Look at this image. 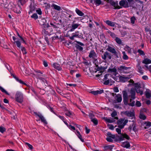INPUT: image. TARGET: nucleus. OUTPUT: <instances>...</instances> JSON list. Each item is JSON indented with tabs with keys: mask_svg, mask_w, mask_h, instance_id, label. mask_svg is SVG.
<instances>
[{
	"mask_svg": "<svg viewBox=\"0 0 151 151\" xmlns=\"http://www.w3.org/2000/svg\"><path fill=\"white\" fill-rule=\"evenodd\" d=\"M137 52L139 53L140 55H145V53L144 52V51L140 49H139L137 50Z\"/></svg>",
	"mask_w": 151,
	"mask_h": 151,
	"instance_id": "49",
	"label": "nucleus"
},
{
	"mask_svg": "<svg viewBox=\"0 0 151 151\" xmlns=\"http://www.w3.org/2000/svg\"><path fill=\"white\" fill-rule=\"evenodd\" d=\"M136 20V18L134 17H132L131 18L130 20L131 23L134 24V23L135 21Z\"/></svg>",
	"mask_w": 151,
	"mask_h": 151,
	"instance_id": "47",
	"label": "nucleus"
},
{
	"mask_svg": "<svg viewBox=\"0 0 151 151\" xmlns=\"http://www.w3.org/2000/svg\"><path fill=\"white\" fill-rule=\"evenodd\" d=\"M115 119L118 120V118L117 117H115L114 118H111L110 119H109L106 118V119L105 120L108 122L111 123L115 122Z\"/></svg>",
	"mask_w": 151,
	"mask_h": 151,
	"instance_id": "17",
	"label": "nucleus"
},
{
	"mask_svg": "<svg viewBox=\"0 0 151 151\" xmlns=\"http://www.w3.org/2000/svg\"><path fill=\"white\" fill-rule=\"evenodd\" d=\"M45 75H44V76L40 77L39 79L42 81V82L44 83L45 86H47L49 85V84L47 82L46 80L43 77H45Z\"/></svg>",
	"mask_w": 151,
	"mask_h": 151,
	"instance_id": "19",
	"label": "nucleus"
},
{
	"mask_svg": "<svg viewBox=\"0 0 151 151\" xmlns=\"http://www.w3.org/2000/svg\"><path fill=\"white\" fill-rule=\"evenodd\" d=\"M6 131V129L4 127L1 126L0 127V132L2 133H3Z\"/></svg>",
	"mask_w": 151,
	"mask_h": 151,
	"instance_id": "45",
	"label": "nucleus"
},
{
	"mask_svg": "<svg viewBox=\"0 0 151 151\" xmlns=\"http://www.w3.org/2000/svg\"><path fill=\"white\" fill-rule=\"evenodd\" d=\"M91 121L95 125H97L98 124V121L97 119L95 118L91 119Z\"/></svg>",
	"mask_w": 151,
	"mask_h": 151,
	"instance_id": "36",
	"label": "nucleus"
},
{
	"mask_svg": "<svg viewBox=\"0 0 151 151\" xmlns=\"http://www.w3.org/2000/svg\"><path fill=\"white\" fill-rule=\"evenodd\" d=\"M121 128L119 127L116 129V131L119 134H121V135L118 136L119 140L120 141L123 140L124 139H129V136L127 134H121Z\"/></svg>",
	"mask_w": 151,
	"mask_h": 151,
	"instance_id": "2",
	"label": "nucleus"
},
{
	"mask_svg": "<svg viewBox=\"0 0 151 151\" xmlns=\"http://www.w3.org/2000/svg\"><path fill=\"white\" fill-rule=\"evenodd\" d=\"M114 91L115 92H118L119 91V90L118 87H115L113 88Z\"/></svg>",
	"mask_w": 151,
	"mask_h": 151,
	"instance_id": "64",
	"label": "nucleus"
},
{
	"mask_svg": "<svg viewBox=\"0 0 151 151\" xmlns=\"http://www.w3.org/2000/svg\"><path fill=\"white\" fill-rule=\"evenodd\" d=\"M108 3H109L111 6L114 7V9H119L122 7L118 5V1L114 2L113 0H105Z\"/></svg>",
	"mask_w": 151,
	"mask_h": 151,
	"instance_id": "4",
	"label": "nucleus"
},
{
	"mask_svg": "<svg viewBox=\"0 0 151 151\" xmlns=\"http://www.w3.org/2000/svg\"><path fill=\"white\" fill-rule=\"evenodd\" d=\"M119 79L121 81L124 82L128 80L129 79V78L128 77L121 76L119 78Z\"/></svg>",
	"mask_w": 151,
	"mask_h": 151,
	"instance_id": "25",
	"label": "nucleus"
},
{
	"mask_svg": "<svg viewBox=\"0 0 151 151\" xmlns=\"http://www.w3.org/2000/svg\"><path fill=\"white\" fill-rule=\"evenodd\" d=\"M107 57L109 59H111L112 58V55L108 52H104L103 55L102 56V58L104 60H106Z\"/></svg>",
	"mask_w": 151,
	"mask_h": 151,
	"instance_id": "13",
	"label": "nucleus"
},
{
	"mask_svg": "<svg viewBox=\"0 0 151 151\" xmlns=\"http://www.w3.org/2000/svg\"><path fill=\"white\" fill-rule=\"evenodd\" d=\"M38 116L40 118L42 122L45 124H47V123L46 119L42 115H38Z\"/></svg>",
	"mask_w": 151,
	"mask_h": 151,
	"instance_id": "24",
	"label": "nucleus"
},
{
	"mask_svg": "<svg viewBox=\"0 0 151 151\" xmlns=\"http://www.w3.org/2000/svg\"><path fill=\"white\" fill-rule=\"evenodd\" d=\"M35 71L36 74H34V75L36 76L37 78L39 79L40 77L44 76V75H43L42 74V73L40 71L38 70H35Z\"/></svg>",
	"mask_w": 151,
	"mask_h": 151,
	"instance_id": "15",
	"label": "nucleus"
},
{
	"mask_svg": "<svg viewBox=\"0 0 151 151\" xmlns=\"http://www.w3.org/2000/svg\"><path fill=\"white\" fill-rule=\"evenodd\" d=\"M117 115V113L115 111H114L113 112L111 113V115L112 117H115V116H116Z\"/></svg>",
	"mask_w": 151,
	"mask_h": 151,
	"instance_id": "53",
	"label": "nucleus"
},
{
	"mask_svg": "<svg viewBox=\"0 0 151 151\" xmlns=\"http://www.w3.org/2000/svg\"><path fill=\"white\" fill-rule=\"evenodd\" d=\"M31 17L35 19L38 18V16L36 14H34Z\"/></svg>",
	"mask_w": 151,
	"mask_h": 151,
	"instance_id": "54",
	"label": "nucleus"
},
{
	"mask_svg": "<svg viewBox=\"0 0 151 151\" xmlns=\"http://www.w3.org/2000/svg\"><path fill=\"white\" fill-rule=\"evenodd\" d=\"M53 67L55 68L58 70H60L61 68L60 66V65L57 63H55L52 65Z\"/></svg>",
	"mask_w": 151,
	"mask_h": 151,
	"instance_id": "27",
	"label": "nucleus"
},
{
	"mask_svg": "<svg viewBox=\"0 0 151 151\" xmlns=\"http://www.w3.org/2000/svg\"><path fill=\"white\" fill-rule=\"evenodd\" d=\"M145 95L147 98H150L151 97V91L150 90H147L145 92Z\"/></svg>",
	"mask_w": 151,
	"mask_h": 151,
	"instance_id": "29",
	"label": "nucleus"
},
{
	"mask_svg": "<svg viewBox=\"0 0 151 151\" xmlns=\"http://www.w3.org/2000/svg\"><path fill=\"white\" fill-rule=\"evenodd\" d=\"M89 116L91 120L94 118L93 117H94V116L92 113H89Z\"/></svg>",
	"mask_w": 151,
	"mask_h": 151,
	"instance_id": "55",
	"label": "nucleus"
},
{
	"mask_svg": "<svg viewBox=\"0 0 151 151\" xmlns=\"http://www.w3.org/2000/svg\"><path fill=\"white\" fill-rule=\"evenodd\" d=\"M111 95L114 97L115 100L113 101V103H120L122 100V95L120 94H116L114 93H110Z\"/></svg>",
	"mask_w": 151,
	"mask_h": 151,
	"instance_id": "3",
	"label": "nucleus"
},
{
	"mask_svg": "<svg viewBox=\"0 0 151 151\" xmlns=\"http://www.w3.org/2000/svg\"><path fill=\"white\" fill-rule=\"evenodd\" d=\"M142 63L147 64L151 63V60L148 58H145L142 62Z\"/></svg>",
	"mask_w": 151,
	"mask_h": 151,
	"instance_id": "28",
	"label": "nucleus"
},
{
	"mask_svg": "<svg viewBox=\"0 0 151 151\" xmlns=\"http://www.w3.org/2000/svg\"><path fill=\"white\" fill-rule=\"evenodd\" d=\"M128 3H129V6H131L132 5V4L134 3L133 0H127Z\"/></svg>",
	"mask_w": 151,
	"mask_h": 151,
	"instance_id": "46",
	"label": "nucleus"
},
{
	"mask_svg": "<svg viewBox=\"0 0 151 151\" xmlns=\"http://www.w3.org/2000/svg\"><path fill=\"white\" fill-rule=\"evenodd\" d=\"M52 6L53 7L54 9H55L58 11L60 10L61 9V8L60 6L56 5L55 4H53Z\"/></svg>",
	"mask_w": 151,
	"mask_h": 151,
	"instance_id": "32",
	"label": "nucleus"
},
{
	"mask_svg": "<svg viewBox=\"0 0 151 151\" xmlns=\"http://www.w3.org/2000/svg\"><path fill=\"white\" fill-rule=\"evenodd\" d=\"M105 81L104 83V84L105 85H108L110 82V80L108 79L107 80H105Z\"/></svg>",
	"mask_w": 151,
	"mask_h": 151,
	"instance_id": "60",
	"label": "nucleus"
},
{
	"mask_svg": "<svg viewBox=\"0 0 151 151\" xmlns=\"http://www.w3.org/2000/svg\"><path fill=\"white\" fill-rule=\"evenodd\" d=\"M139 89L140 88H136L135 90L137 93H139L141 95H142L143 94V92L142 91H140Z\"/></svg>",
	"mask_w": 151,
	"mask_h": 151,
	"instance_id": "50",
	"label": "nucleus"
},
{
	"mask_svg": "<svg viewBox=\"0 0 151 151\" xmlns=\"http://www.w3.org/2000/svg\"><path fill=\"white\" fill-rule=\"evenodd\" d=\"M128 122V120L126 119L124 120V119H120L117 121V123L118 125V127L121 129H123Z\"/></svg>",
	"mask_w": 151,
	"mask_h": 151,
	"instance_id": "5",
	"label": "nucleus"
},
{
	"mask_svg": "<svg viewBox=\"0 0 151 151\" xmlns=\"http://www.w3.org/2000/svg\"><path fill=\"white\" fill-rule=\"evenodd\" d=\"M104 92V90H101L100 91H91V93L92 94L94 95H96L98 94H101L103 93Z\"/></svg>",
	"mask_w": 151,
	"mask_h": 151,
	"instance_id": "23",
	"label": "nucleus"
},
{
	"mask_svg": "<svg viewBox=\"0 0 151 151\" xmlns=\"http://www.w3.org/2000/svg\"><path fill=\"white\" fill-rule=\"evenodd\" d=\"M107 67H101L100 68V73H101L103 72L106 69Z\"/></svg>",
	"mask_w": 151,
	"mask_h": 151,
	"instance_id": "39",
	"label": "nucleus"
},
{
	"mask_svg": "<svg viewBox=\"0 0 151 151\" xmlns=\"http://www.w3.org/2000/svg\"><path fill=\"white\" fill-rule=\"evenodd\" d=\"M137 67L138 69V71L141 74H143V70L142 69V68L141 66H140V64L139 63H138L137 65Z\"/></svg>",
	"mask_w": 151,
	"mask_h": 151,
	"instance_id": "26",
	"label": "nucleus"
},
{
	"mask_svg": "<svg viewBox=\"0 0 151 151\" xmlns=\"http://www.w3.org/2000/svg\"><path fill=\"white\" fill-rule=\"evenodd\" d=\"M107 50L111 53L114 54L117 57H118L117 55V52L114 48L109 46H108Z\"/></svg>",
	"mask_w": 151,
	"mask_h": 151,
	"instance_id": "14",
	"label": "nucleus"
},
{
	"mask_svg": "<svg viewBox=\"0 0 151 151\" xmlns=\"http://www.w3.org/2000/svg\"><path fill=\"white\" fill-rule=\"evenodd\" d=\"M0 90L3 92L5 93L6 94L8 95H9V94L8 92L5 90L1 86H0Z\"/></svg>",
	"mask_w": 151,
	"mask_h": 151,
	"instance_id": "43",
	"label": "nucleus"
},
{
	"mask_svg": "<svg viewBox=\"0 0 151 151\" xmlns=\"http://www.w3.org/2000/svg\"><path fill=\"white\" fill-rule=\"evenodd\" d=\"M129 4L127 1L124 0H121L119 2L120 5L125 8H127L129 7Z\"/></svg>",
	"mask_w": 151,
	"mask_h": 151,
	"instance_id": "11",
	"label": "nucleus"
},
{
	"mask_svg": "<svg viewBox=\"0 0 151 151\" xmlns=\"http://www.w3.org/2000/svg\"><path fill=\"white\" fill-rule=\"evenodd\" d=\"M76 134L78 137L83 142H84V140L82 138V136L81 134L78 131L76 130Z\"/></svg>",
	"mask_w": 151,
	"mask_h": 151,
	"instance_id": "30",
	"label": "nucleus"
},
{
	"mask_svg": "<svg viewBox=\"0 0 151 151\" xmlns=\"http://www.w3.org/2000/svg\"><path fill=\"white\" fill-rule=\"evenodd\" d=\"M75 42H76L78 44H75V47L77 49L80 51H83V48L81 46H84V44L78 41H76Z\"/></svg>",
	"mask_w": 151,
	"mask_h": 151,
	"instance_id": "9",
	"label": "nucleus"
},
{
	"mask_svg": "<svg viewBox=\"0 0 151 151\" xmlns=\"http://www.w3.org/2000/svg\"><path fill=\"white\" fill-rule=\"evenodd\" d=\"M121 114L122 115H125L128 116L133 117L134 116L133 113L130 111H126L121 112Z\"/></svg>",
	"mask_w": 151,
	"mask_h": 151,
	"instance_id": "12",
	"label": "nucleus"
},
{
	"mask_svg": "<svg viewBox=\"0 0 151 151\" xmlns=\"http://www.w3.org/2000/svg\"><path fill=\"white\" fill-rule=\"evenodd\" d=\"M122 54L123 55V59L125 60H128L129 58L126 55V53L125 52H122Z\"/></svg>",
	"mask_w": 151,
	"mask_h": 151,
	"instance_id": "33",
	"label": "nucleus"
},
{
	"mask_svg": "<svg viewBox=\"0 0 151 151\" xmlns=\"http://www.w3.org/2000/svg\"><path fill=\"white\" fill-rule=\"evenodd\" d=\"M115 41L116 42L119 44H122V40L119 38L118 37H116V38Z\"/></svg>",
	"mask_w": 151,
	"mask_h": 151,
	"instance_id": "37",
	"label": "nucleus"
},
{
	"mask_svg": "<svg viewBox=\"0 0 151 151\" xmlns=\"http://www.w3.org/2000/svg\"><path fill=\"white\" fill-rule=\"evenodd\" d=\"M17 35L18 36H19L20 38V39H19V40H20L21 41V42L22 41V42L23 43H25V41L24 40L23 38L21 37L19 35V33H17Z\"/></svg>",
	"mask_w": 151,
	"mask_h": 151,
	"instance_id": "51",
	"label": "nucleus"
},
{
	"mask_svg": "<svg viewBox=\"0 0 151 151\" xmlns=\"http://www.w3.org/2000/svg\"><path fill=\"white\" fill-rule=\"evenodd\" d=\"M94 3L96 6H99L101 4V0H95Z\"/></svg>",
	"mask_w": 151,
	"mask_h": 151,
	"instance_id": "34",
	"label": "nucleus"
},
{
	"mask_svg": "<svg viewBox=\"0 0 151 151\" xmlns=\"http://www.w3.org/2000/svg\"><path fill=\"white\" fill-rule=\"evenodd\" d=\"M73 37H78V38H80L81 37V35H79L78 34H73Z\"/></svg>",
	"mask_w": 151,
	"mask_h": 151,
	"instance_id": "62",
	"label": "nucleus"
},
{
	"mask_svg": "<svg viewBox=\"0 0 151 151\" xmlns=\"http://www.w3.org/2000/svg\"><path fill=\"white\" fill-rule=\"evenodd\" d=\"M122 146L123 147L127 148L129 147L130 145L129 142L128 141H126L122 143Z\"/></svg>",
	"mask_w": 151,
	"mask_h": 151,
	"instance_id": "18",
	"label": "nucleus"
},
{
	"mask_svg": "<svg viewBox=\"0 0 151 151\" xmlns=\"http://www.w3.org/2000/svg\"><path fill=\"white\" fill-rule=\"evenodd\" d=\"M121 34L123 36H124L127 35V33L126 32L122 31L121 32Z\"/></svg>",
	"mask_w": 151,
	"mask_h": 151,
	"instance_id": "63",
	"label": "nucleus"
},
{
	"mask_svg": "<svg viewBox=\"0 0 151 151\" xmlns=\"http://www.w3.org/2000/svg\"><path fill=\"white\" fill-rule=\"evenodd\" d=\"M14 77L20 83H22L23 84H24L25 85H26V84L24 83L23 81L19 79L18 78H17V77L15 76Z\"/></svg>",
	"mask_w": 151,
	"mask_h": 151,
	"instance_id": "40",
	"label": "nucleus"
},
{
	"mask_svg": "<svg viewBox=\"0 0 151 151\" xmlns=\"http://www.w3.org/2000/svg\"><path fill=\"white\" fill-rule=\"evenodd\" d=\"M113 139L108 137L106 139L107 141L109 142H112L113 141Z\"/></svg>",
	"mask_w": 151,
	"mask_h": 151,
	"instance_id": "59",
	"label": "nucleus"
},
{
	"mask_svg": "<svg viewBox=\"0 0 151 151\" xmlns=\"http://www.w3.org/2000/svg\"><path fill=\"white\" fill-rule=\"evenodd\" d=\"M79 24H75L73 23L72 24L71 29H70V31H73L76 28H77Z\"/></svg>",
	"mask_w": 151,
	"mask_h": 151,
	"instance_id": "21",
	"label": "nucleus"
},
{
	"mask_svg": "<svg viewBox=\"0 0 151 151\" xmlns=\"http://www.w3.org/2000/svg\"><path fill=\"white\" fill-rule=\"evenodd\" d=\"M122 92L123 93V98L128 97L126 91H122Z\"/></svg>",
	"mask_w": 151,
	"mask_h": 151,
	"instance_id": "44",
	"label": "nucleus"
},
{
	"mask_svg": "<svg viewBox=\"0 0 151 151\" xmlns=\"http://www.w3.org/2000/svg\"><path fill=\"white\" fill-rule=\"evenodd\" d=\"M108 126L110 129L111 130H113L114 129V127L113 125L111 124H108Z\"/></svg>",
	"mask_w": 151,
	"mask_h": 151,
	"instance_id": "58",
	"label": "nucleus"
},
{
	"mask_svg": "<svg viewBox=\"0 0 151 151\" xmlns=\"http://www.w3.org/2000/svg\"><path fill=\"white\" fill-rule=\"evenodd\" d=\"M107 71L109 72L113 73L114 74H115L116 73L117 70L115 67H114L113 68H109L108 69Z\"/></svg>",
	"mask_w": 151,
	"mask_h": 151,
	"instance_id": "20",
	"label": "nucleus"
},
{
	"mask_svg": "<svg viewBox=\"0 0 151 151\" xmlns=\"http://www.w3.org/2000/svg\"><path fill=\"white\" fill-rule=\"evenodd\" d=\"M42 24L43 25L44 29H46L47 28H48L49 27V25L48 23L46 24Z\"/></svg>",
	"mask_w": 151,
	"mask_h": 151,
	"instance_id": "57",
	"label": "nucleus"
},
{
	"mask_svg": "<svg viewBox=\"0 0 151 151\" xmlns=\"http://www.w3.org/2000/svg\"><path fill=\"white\" fill-rule=\"evenodd\" d=\"M47 19V17H46V19H42V22L43 23V24H46L47 20L46 19Z\"/></svg>",
	"mask_w": 151,
	"mask_h": 151,
	"instance_id": "61",
	"label": "nucleus"
},
{
	"mask_svg": "<svg viewBox=\"0 0 151 151\" xmlns=\"http://www.w3.org/2000/svg\"><path fill=\"white\" fill-rule=\"evenodd\" d=\"M88 56L90 58L94 59L95 61H96L97 60L96 58L97 57L98 55L94 50H91L89 52Z\"/></svg>",
	"mask_w": 151,
	"mask_h": 151,
	"instance_id": "7",
	"label": "nucleus"
},
{
	"mask_svg": "<svg viewBox=\"0 0 151 151\" xmlns=\"http://www.w3.org/2000/svg\"><path fill=\"white\" fill-rule=\"evenodd\" d=\"M129 68V67H127L122 65L119 67L118 69L121 73H126L128 72L127 70Z\"/></svg>",
	"mask_w": 151,
	"mask_h": 151,
	"instance_id": "8",
	"label": "nucleus"
},
{
	"mask_svg": "<svg viewBox=\"0 0 151 151\" xmlns=\"http://www.w3.org/2000/svg\"><path fill=\"white\" fill-rule=\"evenodd\" d=\"M16 42L17 47L19 48H21L23 53L24 54H26L27 52L26 51V49L24 47L21 46V42H19V41H16Z\"/></svg>",
	"mask_w": 151,
	"mask_h": 151,
	"instance_id": "10",
	"label": "nucleus"
},
{
	"mask_svg": "<svg viewBox=\"0 0 151 151\" xmlns=\"http://www.w3.org/2000/svg\"><path fill=\"white\" fill-rule=\"evenodd\" d=\"M12 39L14 41V44H16V42L17 41H19V42H21V41L20 40H19V39H17V38L14 36L12 37Z\"/></svg>",
	"mask_w": 151,
	"mask_h": 151,
	"instance_id": "52",
	"label": "nucleus"
},
{
	"mask_svg": "<svg viewBox=\"0 0 151 151\" xmlns=\"http://www.w3.org/2000/svg\"><path fill=\"white\" fill-rule=\"evenodd\" d=\"M76 11L77 14L80 16H82L84 15L83 13L77 8L76 9Z\"/></svg>",
	"mask_w": 151,
	"mask_h": 151,
	"instance_id": "31",
	"label": "nucleus"
},
{
	"mask_svg": "<svg viewBox=\"0 0 151 151\" xmlns=\"http://www.w3.org/2000/svg\"><path fill=\"white\" fill-rule=\"evenodd\" d=\"M109 74H106L104 76V78L103 79V81L106 80H107L108 78V77L109 76Z\"/></svg>",
	"mask_w": 151,
	"mask_h": 151,
	"instance_id": "56",
	"label": "nucleus"
},
{
	"mask_svg": "<svg viewBox=\"0 0 151 151\" xmlns=\"http://www.w3.org/2000/svg\"><path fill=\"white\" fill-rule=\"evenodd\" d=\"M130 95L129 96V98L131 99H129V102L128 103V97L123 98L124 103L125 105H128L131 106H134L135 105V102L134 100L135 98V91L134 88H132L130 91Z\"/></svg>",
	"mask_w": 151,
	"mask_h": 151,
	"instance_id": "1",
	"label": "nucleus"
},
{
	"mask_svg": "<svg viewBox=\"0 0 151 151\" xmlns=\"http://www.w3.org/2000/svg\"><path fill=\"white\" fill-rule=\"evenodd\" d=\"M105 23L109 26L112 27L116 26V24H117L116 23L111 22L109 20L105 21Z\"/></svg>",
	"mask_w": 151,
	"mask_h": 151,
	"instance_id": "16",
	"label": "nucleus"
},
{
	"mask_svg": "<svg viewBox=\"0 0 151 151\" xmlns=\"http://www.w3.org/2000/svg\"><path fill=\"white\" fill-rule=\"evenodd\" d=\"M126 50H127L128 52L129 53H131L132 50L131 48L128 46H126L125 47Z\"/></svg>",
	"mask_w": 151,
	"mask_h": 151,
	"instance_id": "38",
	"label": "nucleus"
},
{
	"mask_svg": "<svg viewBox=\"0 0 151 151\" xmlns=\"http://www.w3.org/2000/svg\"><path fill=\"white\" fill-rule=\"evenodd\" d=\"M107 134L108 136L109 137L113 139L115 138V135L112 134L111 133L108 132Z\"/></svg>",
	"mask_w": 151,
	"mask_h": 151,
	"instance_id": "41",
	"label": "nucleus"
},
{
	"mask_svg": "<svg viewBox=\"0 0 151 151\" xmlns=\"http://www.w3.org/2000/svg\"><path fill=\"white\" fill-rule=\"evenodd\" d=\"M36 9L35 5L31 4L30 6V11L29 12V14L30 13H32L33 11H34Z\"/></svg>",
	"mask_w": 151,
	"mask_h": 151,
	"instance_id": "22",
	"label": "nucleus"
},
{
	"mask_svg": "<svg viewBox=\"0 0 151 151\" xmlns=\"http://www.w3.org/2000/svg\"><path fill=\"white\" fill-rule=\"evenodd\" d=\"M139 118L141 119L144 120L146 119V116L143 114H140L139 115Z\"/></svg>",
	"mask_w": 151,
	"mask_h": 151,
	"instance_id": "48",
	"label": "nucleus"
},
{
	"mask_svg": "<svg viewBox=\"0 0 151 151\" xmlns=\"http://www.w3.org/2000/svg\"><path fill=\"white\" fill-rule=\"evenodd\" d=\"M133 86H135V89H136V88H140V84L138 83H134L133 84Z\"/></svg>",
	"mask_w": 151,
	"mask_h": 151,
	"instance_id": "42",
	"label": "nucleus"
},
{
	"mask_svg": "<svg viewBox=\"0 0 151 151\" xmlns=\"http://www.w3.org/2000/svg\"><path fill=\"white\" fill-rule=\"evenodd\" d=\"M145 124L146 126L145 127V129H147L151 126V122H145Z\"/></svg>",
	"mask_w": 151,
	"mask_h": 151,
	"instance_id": "35",
	"label": "nucleus"
},
{
	"mask_svg": "<svg viewBox=\"0 0 151 151\" xmlns=\"http://www.w3.org/2000/svg\"><path fill=\"white\" fill-rule=\"evenodd\" d=\"M23 95L20 92L17 91L16 94L15 99L16 101L19 103H22L23 101Z\"/></svg>",
	"mask_w": 151,
	"mask_h": 151,
	"instance_id": "6",
	"label": "nucleus"
}]
</instances>
